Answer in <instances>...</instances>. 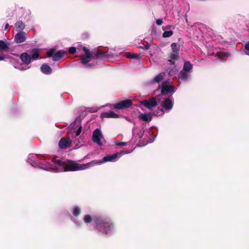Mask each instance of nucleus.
<instances>
[{
    "label": "nucleus",
    "instance_id": "obj_1",
    "mask_svg": "<svg viewBox=\"0 0 249 249\" xmlns=\"http://www.w3.org/2000/svg\"><path fill=\"white\" fill-rule=\"evenodd\" d=\"M45 158L43 156L31 154L29 155L27 162L33 167L53 172L72 171L71 170L72 168L68 165V162L72 160H61L54 158L52 160L53 163V164H52Z\"/></svg>",
    "mask_w": 249,
    "mask_h": 249
},
{
    "label": "nucleus",
    "instance_id": "obj_2",
    "mask_svg": "<svg viewBox=\"0 0 249 249\" xmlns=\"http://www.w3.org/2000/svg\"><path fill=\"white\" fill-rule=\"evenodd\" d=\"M131 151H122L112 155H107L104 157L102 160H94L91 162L85 164H79L75 161H72L68 162V165L71 166L72 168L71 169L72 171H76L80 170H84L87 169L91 167L94 166L96 164H101L106 162H114L120 158L123 155L125 154H129L132 152Z\"/></svg>",
    "mask_w": 249,
    "mask_h": 249
},
{
    "label": "nucleus",
    "instance_id": "obj_3",
    "mask_svg": "<svg viewBox=\"0 0 249 249\" xmlns=\"http://www.w3.org/2000/svg\"><path fill=\"white\" fill-rule=\"evenodd\" d=\"M157 102L162 107L160 111L162 114H163L165 112H169L172 109L174 105V98L171 95L168 97H159V98L156 97L150 99L149 101L144 100L142 102V104L151 109L152 107L157 106Z\"/></svg>",
    "mask_w": 249,
    "mask_h": 249
},
{
    "label": "nucleus",
    "instance_id": "obj_4",
    "mask_svg": "<svg viewBox=\"0 0 249 249\" xmlns=\"http://www.w3.org/2000/svg\"><path fill=\"white\" fill-rule=\"evenodd\" d=\"M93 223L96 231L102 234H111L115 231L114 223L106 217L101 215L94 216Z\"/></svg>",
    "mask_w": 249,
    "mask_h": 249
},
{
    "label": "nucleus",
    "instance_id": "obj_5",
    "mask_svg": "<svg viewBox=\"0 0 249 249\" xmlns=\"http://www.w3.org/2000/svg\"><path fill=\"white\" fill-rule=\"evenodd\" d=\"M159 88L161 89V94L158 95L157 97H163L172 96L173 94L176 91L175 88L170 84L169 81H164L162 82Z\"/></svg>",
    "mask_w": 249,
    "mask_h": 249
},
{
    "label": "nucleus",
    "instance_id": "obj_6",
    "mask_svg": "<svg viewBox=\"0 0 249 249\" xmlns=\"http://www.w3.org/2000/svg\"><path fill=\"white\" fill-rule=\"evenodd\" d=\"M92 140L99 146H102L106 142L102 132L99 128H96L93 131Z\"/></svg>",
    "mask_w": 249,
    "mask_h": 249
},
{
    "label": "nucleus",
    "instance_id": "obj_7",
    "mask_svg": "<svg viewBox=\"0 0 249 249\" xmlns=\"http://www.w3.org/2000/svg\"><path fill=\"white\" fill-rule=\"evenodd\" d=\"M83 50L85 53V55L81 57V62L83 64L85 65L86 67H91V65L88 63L91 60L92 54L89 50L86 47H83Z\"/></svg>",
    "mask_w": 249,
    "mask_h": 249
},
{
    "label": "nucleus",
    "instance_id": "obj_8",
    "mask_svg": "<svg viewBox=\"0 0 249 249\" xmlns=\"http://www.w3.org/2000/svg\"><path fill=\"white\" fill-rule=\"evenodd\" d=\"M172 53L170 56V59L169 61L176 60L178 58V52L180 49V47L176 43H173L171 45Z\"/></svg>",
    "mask_w": 249,
    "mask_h": 249
},
{
    "label": "nucleus",
    "instance_id": "obj_9",
    "mask_svg": "<svg viewBox=\"0 0 249 249\" xmlns=\"http://www.w3.org/2000/svg\"><path fill=\"white\" fill-rule=\"evenodd\" d=\"M132 105L131 100L126 99L114 105V108L123 109L130 107Z\"/></svg>",
    "mask_w": 249,
    "mask_h": 249
},
{
    "label": "nucleus",
    "instance_id": "obj_10",
    "mask_svg": "<svg viewBox=\"0 0 249 249\" xmlns=\"http://www.w3.org/2000/svg\"><path fill=\"white\" fill-rule=\"evenodd\" d=\"M27 38V34L24 32H19L15 36V41L18 43L23 42Z\"/></svg>",
    "mask_w": 249,
    "mask_h": 249
},
{
    "label": "nucleus",
    "instance_id": "obj_11",
    "mask_svg": "<svg viewBox=\"0 0 249 249\" xmlns=\"http://www.w3.org/2000/svg\"><path fill=\"white\" fill-rule=\"evenodd\" d=\"M71 143V141L69 138H63L59 142V146L61 149H66L70 147Z\"/></svg>",
    "mask_w": 249,
    "mask_h": 249
},
{
    "label": "nucleus",
    "instance_id": "obj_12",
    "mask_svg": "<svg viewBox=\"0 0 249 249\" xmlns=\"http://www.w3.org/2000/svg\"><path fill=\"white\" fill-rule=\"evenodd\" d=\"M20 58L22 62L27 65H29L31 61V56L26 53L21 54Z\"/></svg>",
    "mask_w": 249,
    "mask_h": 249
},
{
    "label": "nucleus",
    "instance_id": "obj_13",
    "mask_svg": "<svg viewBox=\"0 0 249 249\" xmlns=\"http://www.w3.org/2000/svg\"><path fill=\"white\" fill-rule=\"evenodd\" d=\"M191 73L188 71L181 70L178 74V79L179 80L186 81L190 78Z\"/></svg>",
    "mask_w": 249,
    "mask_h": 249
},
{
    "label": "nucleus",
    "instance_id": "obj_14",
    "mask_svg": "<svg viewBox=\"0 0 249 249\" xmlns=\"http://www.w3.org/2000/svg\"><path fill=\"white\" fill-rule=\"evenodd\" d=\"M40 71L41 72L46 74H50L52 72V69L51 67L46 64H43L40 67Z\"/></svg>",
    "mask_w": 249,
    "mask_h": 249
},
{
    "label": "nucleus",
    "instance_id": "obj_15",
    "mask_svg": "<svg viewBox=\"0 0 249 249\" xmlns=\"http://www.w3.org/2000/svg\"><path fill=\"white\" fill-rule=\"evenodd\" d=\"M101 116L102 118H118V115L115 113L113 111L103 112L101 114Z\"/></svg>",
    "mask_w": 249,
    "mask_h": 249
},
{
    "label": "nucleus",
    "instance_id": "obj_16",
    "mask_svg": "<svg viewBox=\"0 0 249 249\" xmlns=\"http://www.w3.org/2000/svg\"><path fill=\"white\" fill-rule=\"evenodd\" d=\"M139 118L144 121L149 122L152 119L151 113H141L138 116Z\"/></svg>",
    "mask_w": 249,
    "mask_h": 249
},
{
    "label": "nucleus",
    "instance_id": "obj_17",
    "mask_svg": "<svg viewBox=\"0 0 249 249\" xmlns=\"http://www.w3.org/2000/svg\"><path fill=\"white\" fill-rule=\"evenodd\" d=\"M231 56V54L228 52H221L217 53V57L221 61L226 60V58Z\"/></svg>",
    "mask_w": 249,
    "mask_h": 249
},
{
    "label": "nucleus",
    "instance_id": "obj_18",
    "mask_svg": "<svg viewBox=\"0 0 249 249\" xmlns=\"http://www.w3.org/2000/svg\"><path fill=\"white\" fill-rule=\"evenodd\" d=\"M64 53V51L59 50L53 55L52 59L54 61H58L63 56Z\"/></svg>",
    "mask_w": 249,
    "mask_h": 249
},
{
    "label": "nucleus",
    "instance_id": "obj_19",
    "mask_svg": "<svg viewBox=\"0 0 249 249\" xmlns=\"http://www.w3.org/2000/svg\"><path fill=\"white\" fill-rule=\"evenodd\" d=\"M25 28L24 23L22 21H18L15 24V29L17 31L23 32Z\"/></svg>",
    "mask_w": 249,
    "mask_h": 249
},
{
    "label": "nucleus",
    "instance_id": "obj_20",
    "mask_svg": "<svg viewBox=\"0 0 249 249\" xmlns=\"http://www.w3.org/2000/svg\"><path fill=\"white\" fill-rule=\"evenodd\" d=\"M192 69V64H191L189 61H186L184 63L183 68L182 70L191 73Z\"/></svg>",
    "mask_w": 249,
    "mask_h": 249
},
{
    "label": "nucleus",
    "instance_id": "obj_21",
    "mask_svg": "<svg viewBox=\"0 0 249 249\" xmlns=\"http://www.w3.org/2000/svg\"><path fill=\"white\" fill-rule=\"evenodd\" d=\"M73 132L75 133V137L78 136L80 135L81 132L82 126L80 124L78 123L76 124L75 127L73 128L72 126Z\"/></svg>",
    "mask_w": 249,
    "mask_h": 249
},
{
    "label": "nucleus",
    "instance_id": "obj_22",
    "mask_svg": "<svg viewBox=\"0 0 249 249\" xmlns=\"http://www.w3.org/2000/svg\"><path fill=\"white\" fill-rule=\"evenodd\" d=\"M14 67L20 71H24L28 69L29 67L28 66L24 67L22 64H19L18 62H14L13 64Z\"/></svg>",
    "mask_w": 249,
    "mask_h": 249
},
{
    "label": "nucleus",
    "instance_id": "obj_23",
    "mask_svg": "<svg viewBox=\"0 0 249 249\" xmlns=\"http://www.w3.org/2000/svg\"><path fill=\"white\" fill-rule=\"evenodd\" d=\"M32 56L31 59L36 60L37 59L39 56V51L38 49H34L31 52Z\"/></svg>",
    "mask_w": 249,
    "mask_h": 249
},
{
    "label": "nucleus",
    "instance_id": "obj_24",
    "mask_svg": "<svg viewBox=\"0 0 249 249\" xmlns=\"http://www.w3.org/2000/svg\"><path fill=\"white\" fill-rule=\"evenodd\" d=\"M83 220L85 223L86 224H89L92 221L93 222V217H92L89 214H86L83 217Z\"/></svg>",
    "mask_w": 249,
    "mask_h": 249
},
{
    "label": "nucleus",
    "instance_id": "obj_25",
    "mask_svg": "<svg viewBox=\"0 0 249 249\" xmlns=\"http://www.w3.org/2000/svg\"><path fill=\"white\" fill-rule=\"evenodd\" d=\"M126 56L128 58H133L139 60L141 58V55L140 54L138 53H127L126 54Z\"/></svg>",
    "mask_w": 249,
    "mask_h": 249
},
{
    "label": "nucleus",
    "instance_id": "obj_26",
    "mask_svg": "<svg viewBox=\"0 0 249 249\" xmlns=\"http://www.w3.org/2000/svg\"><path fill=\"white\" fill-rule=\"evenodd\" d=\"M72 214L74 216H78L81 213V209L78 206H74L72 211Z\"/></svg>",
    "mask_w": 249,
    "mask_h": 249
},
{
    "label": "nucleus",
    "instance_id": "obj_27",
    "mask_svg": "<svg viewBox=\"0 0 249 249\" xmlns=\"http://www.w3.org/2000/svg\"><path fill=\"white\" fill-rule=\"evenodd\" d=\"M164 75V73H160L154 78V81L157 83L160 82L163 80Z\"/></svg>",
    "mask_w": 249,
    "mask_h": 249
},
{
    "label": "nucleus",
    "instance_id": "obj_28",
    "mask_svg": "<svg viewBox=\"0 0 249 249\" xmlns=\"http://www.w3.org/2000/svg\"><path fill=\"white\" fill-rule=\"evenodd\" d=\"M173 34V32L172 31H165L162 34V37L164 38H167L170 37Z\"/></svg>",
    "mask_w": 249,
    "mask_h": 249
},
{
    "label": "nucleus",
    "instance_id": "obj_29",
    "mask_svg": "<svg viewBox=\"0 0 249 249\" xmlns=\"http://www.w3.org/2000/svg\"><path fill=\"white\" fill-rule=\"evenodd\" d=\"M94 55H95V56L96 58H103L105 57L106 56V54L105 53H102V52H97L95 53Z\"/></svg>",
    "mask_w": 249,
    "mask_h": 249
},
{
    "label": "nucleus",
    "instance_id": "obj_30",
    "mask_svg": "<svg viewBox=\"0 0 249 249\" xmlns=\"http://www.w3.org/2000/svg\"><path fill=\"white\" fill-rule=\"evenodd\" d=\"M244 52L246 54L249 55V42L245 45Z\"/></svg>",
    "mask_w": 249,
    "mask_h": 249
},
{
    "label": "nucleus",
    "instance_id": "obj_31",
    "mask_svg": "<svg viewBox=\"0 0 249 249\" xmlns=\"http://www.w3.org/2000/svg\"><path fill=\"white\" fill-rule=\"evenodd\" d=\"M76 227L80 228L82 226V222L79 220H75L73 221Z\"/></svg>",
    "mask_w": 249,
    "mask_h": 249
},
{
    "label": "nucleus",
    "instance_id": "obj_32",
    "mask_svg": "<svg viewBox=\"0 0 249 249\" xmlns=\"http://www.w3.org/2000/svg\"><path fill=\"white\" fill-rule=\"evenodd\" d=\"M116 144L117 145L119 146H124V145H127L129 144V142H120L119 141H117L115 142Z\"/></svg>",
    "mask_w": 249,
    "mask_h": 249
},
{
    "label": "nucleus",
    "instance_id": "obj_33",
    "mask_svg": "<svg viewBox=\"0 0 249 249\" xmlns=\"http://www.w3.org/2000/svg\"><path fill=\"white\" fill-rule=\"evenodd\" d=\"M69 51L71 53H73L76 52V49L75 47H71L69 48Z\"/></svg>",
    "mask_w": 249,
    "mask_h": 249
},
{
    "label": "nucleus",
    "instance_id": "obj_34",
    "mask_svg": "<svg viewBox=\"0 0 249 249\" xmlns=\"http://www.w3.org/2000/svg\"><path fill=\"white\" fill-rule=\"evenodd\" d=\"M53 50H50V51H48L47 52V55H48V56L50 57H52L53 56Z\"/></svg>",
    "mask_w": 249,
    "mask_h": 249
},
{
    "label": "nucleus",
    "instance_id": "obj_35",
    "mask_svg": "<svg viewBox=\"0 0 249 249\" xmlns=\"http://www.w3.org/2000/svg\"><path fill=\"white\" fill-rule=\"evenodd\" d=\"M163 23L161 19H158L156 20V24L158 25H161Z\"/></svg>",
    "mask_w": 249,
    "mask_h": 249
},
{
    "label": "nucleus",
    "instance_id": "obj_36",
    "mask_svg": "<svg viewBox=\"0 0 249 249\" xmlns=\"http://www.w3.org/2000/svg\"><path fill=\"white\" fill-rule=\"evenodd\" d=\"M172 27L171 25H168L167 26H162V29L163 30H169Z\"/></svg>",
    "mask_w": 249,
    "mask_h": 249
},
{
    "label": "nucleus",
    "instance_id": "obj_37",
    "mask_svg": "<svg viewBox=\"0 0 249 249\" xmlns=\"http://www.w3.org/2000/svg\"><path fill=\"white\" fill-rule=\"evenodd\" d=\"M140 48L144 49V50H148L149 48V46L148 45H144L143 46L140 47Z\"/></svg>",
    "mask_w": 249,
    "mask_h": 249
},
{
    "label": "nucleus",
    "instance_id": "obj_38",
    "mask_svg": "<svg viewBox=\"0 0 249 249\" xmlns=\"http://www.w3.org/2000/svg\"><path fill=\"white\" fill-rule=\"evenodd\" d=\"M9 25L8 23H6L5 25V28H4V29L5 30H6L8 27Z\"/></svg>",
    "mask_w": 249,
    "mask_h": 249
},
{
    "label": "nucleus",
    "instance_id": "obj_39",
    "mask_svg": "<svg viewBox=\"0 0 249 249\" xmlns=\"http://www.w3.org/2000/svg\"><path fill=\"white\" fill-rule=\"evenodd\" d=\"M173 60L171 61V63H173V62H172ZM171 62V61H170Z\"/></svg>",
    "mask_w": 249,
    "mask_h": 249
}]
</instances>
